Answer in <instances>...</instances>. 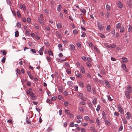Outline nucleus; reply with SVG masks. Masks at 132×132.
<instances>
[{"label": "nucleus", "mask_w": 132, "mask_h": 132, "mask_svg": "<svg viewBox=\"0 0 132 132\" xmlns=\"http://www.w3.org/2000/svg\"><path fill=\"white\" fill-rule=\"evenodd\" d=\"M29 118L28 117L26 118V122L28 124H30L31 122L29 121Z\"/></svg>", "instance_id": "nucleus-29"}, {"label": "nucleus", "mask_w": 132, "mask_h": 132, "mask_svg": "<svg viewBox=\"0 0 132 132\" xmlns=\"http://www.w3.org/2000/svg\"><path fill=\"white\" fill-rule=\"evenodd\" d=\"M88 44L90 47L91 48H92L93 47V45L92 43L90 42H89L88 43Z\"/></svg>", "instance_id": "nucleus-43"}, {"label": "nucleus", "mask_w": 132, "mask_h": 132, "mask_svg": "<svg viewBox=\"0 0 132 132\" xmlns=\"http://www.w3.org/2000/svg\"><path fill=\"white\" fill-rule=\"evenodd\" d=\"M128 31L129 32H132V26L131 25H130L128 29Z\"/></svg>", "instance_id": "nucleus-21"}, {"label": "nucleus", "mask_w": 132, "mask_h": 132, "mask_svg": "<svg viewBox=\"0 0 132 132\" xmlns=\"http://www.w3.org/2000/svg\"><path fill=\"white\" fill-rule=\"evenodd\" d=\"M79 111L80 112H84L85 111V109L81 107H79L78 108Z\"/></svg>", "instance_id": "nucleus-18"}, {"label": "nucleus", "mask_w": 132, "mask_h": 132, "mask_svg": "<svg viewBox=\"0 0 132 132\" xmlns=\"http://www.w3.org/2000/svg\"><path fill=\"white\" fill-rule=\"evenodd\" d=\"M105 82L106 86L110 88L111 87V86L109 82L107 81H105Z\"/></svg>", "instance_id": "nucleus-17"}, {"label": "nucleus", "mask_w": 132, "mask_h": 132, "mask_svg": "<svg viewBox=\"0 0 132 132\" xmlns=\"http://www.w3.org/2000/svg\"><path fill=\"white\" fill-rule=\"evenodd\" d=\"M56 98L57 97L56 96H55L54 97H53L51 98V100L53 101H54L56 99Z\"/></svg>", "instance_id": "nucleus-49"}, {"label": "nucleus", "mask_w": 132, "mask_h": 132, "mask_svg": "<svg viewBox=\"0 0 132 132\" xmlns=\"http://www.w3.org/2000/svg\"><path fill=\"white\" fill-rule=\"evenodd\" d=\"M62 27L61 24L60 23H58L57 24V27L58 29L61 28Z\"/></svg>", "instance_id": "nucleus-22"}, {"label": "nucleus", "mask_w": 132, "mask_h": 132, "mask_svg": "<svg viewBox=\"0 0 132 132\" xmlns=\"http://www.w3.org/2000/svg\"><path fill=\"white\" fill-rule=\"evenodd\" d=\"M79 103L80 104H82V105H84L85 104V103L84 102H83V101L80 102Z\"/></svg>", "instance_id": "nucleus-63"}, {"label": "nucleus", "mask_w": 132, "mask_h": 132, "mask_svg": "<svg viewBox=\"0 0 132 132\" xmlns=\"http://www.w3.org/2000/svg\"><path fill=\"white\" fill-rule=\"evenodd\" d=\"M79 85L81 87V88L83 87H84L83 84L82 82H80L79 83Z\"/></svg>", "instance_id": "nucleus-39"}, {"label": "nucleus", "mask_w": 132, "mask_h": 132, "mask_svg": "<svg viewBox=\"0 0 132 132\" xmlns=\"http://www.w3.org/2000/svg\"><path fill=\"white\" fill-rule=\"evenodd\" d=\"M46 101L47 103H48L51 104L52 103V102H51V101L49 99H47Z\"/></svg>", "instance_id": "nucleus-53"}, {"label": "nucleus", "mask_w": 132, "mask_h": 132, "mask_svg": "<svg viewBox=\"0 0 132 132\" xmlns=\"http://www.w3.org/2000/svg\"><path fill=\"white\" fill-rule=\"evenodd\" d=\"M25 6L24 4L20 5L19 8H25Z\"/></svg>", "instance_id": "nucleus-47"}, {"label": "nucleus", "mask_w": 132, "mask_h": 132, "mask_svg": "<svg viewBox=\"0 0 132 132\" xmlns=\"http://www.w3.org/2000/svg\"><path fill=\"white\" fill-rule=\"evenodd\" d=\"M101 106L100 105H98L97 106V108L96 109V111L97 112H98L100 110V108Z\"/></svg>", "instance_id": "nucleus-36"}, {"label": "nucleus", "mask_w": 132, "mask_h": 132, "mask_svg": "<svg viewBox=\"0 0 132 132\" xmlns=\"http://www.w3.org/2000/svg\"><path fill=\"white\" fill-rule=\"evenodd\" d=\"M96 122L97 123V125H98V126H100V122L98 118H96Z\"/></svg>", "instance_id": "nucleus-23"}, {"label": "nucleus", "mask_w": 132, "mask_h": 132, "mask_svg": "<svg viewBox=\"0 0 132 132\" xmlns=\"http://www.w3.org/2000/svg\"><path fill=\"white\" fill-rule=\"evenodd\" d=\"M87 65L88 67L90 68V67L91 64L89 62H87Z\"/></svg>", "instance_id": "nucleus-61"}, {"label": "nucleus", "mask_w": 132, "mask_h": 132, "mask_svg": "<svg viewBox=\"0 0 132 132\" xmlns=\"http://www.w3.org/2000/svg\"><path fill=\"white\" fill-rule=\"evenodd\" d=\"M122 61L124 62H126L127 61V58L124 57L122 58Z\"/></svg>", "instance_id": "nucleus-32"}, {"label": "nucleus", "mask_w": 132, "mask_h": 132, "mask_svg": "<svg viewBox=\"0 0 132 132\" xmlns=\"http://www.w3.org/2000/svg\"><path fill=\"white\" fill-rule=\"evenodd\" d=\"M44 50V48L43 47H41L40 48V50H39L38 52L39 54L40 55H42L43 54V52Z\"/></svg>", "instance_id": "nucleus-14"}, {"label": "nucleus", "mask_w": 132, "mask_h": 132, "mask_svg": "<svg viewBox=\"0 0 132 132\" xmlns=\"http://www.w3.org/2000/svg\"><path fill=\"white\" fill-rule=\"evenodd\" d=\"M48 53L50 56L51 55L53 56V54L52 52L50 50H49L48 51Z\"/></svg>", "instance_id": "nucleus-24"}, {"label": "nucleus", "mask_w": 132, "mask_h": 132, "mask_svg": "<svg viewBox=\"0 0 132 132\" xmlns=\"http://www.w3.org/2000/svg\"><path fill=\"white\" fill-rule=\"evenodd\" d=\"M74 88L75 89V90L76 91H77L78 90V87L77 85H76L75 86Z\"/></svg>", "instance_id": "nucleus-54"}, {"label": "nucleus", "mask_w": 132, "mask_h": 132, "mask_svg": "<svg viewBox=\"0 0 132 132\" xmlns=\"http://www.w3.org/2000/svg\"><path fill=\"white\" fill-rule=\"evenodd\" d=\"M88 106H89V108L92 110L93 109V107L92 105V103H88Z\"/></svg>", "instance_id": "nucleus-27"}, {"label": "nucleus", "mask_w": 132, "mask_h": 132, "mask_svg": "<svg viewBox=\"0 0 132 132\" xmlns=\"http://www.w3.org/2000/svg\"><path fill=\"white\" fill-rule=\"evenodd\" d=\"M116 46V45L114 44H110V47H111L112 48H114Z\"/></svg>", "instance_id": "nucleus-35"}, {"label": "nucleus", "mask_w": 132, "mask_h": 132, "mask_svg": "<svg viewBox=\"0 0 132 132\" xmlns=\"http://www.w3.org/2000/svg\"><path fill=\"white\" fill-rule=\"evenodd\" d=\"M69 47L70 49L73 51H74L75 49V46L72 44H70L69 45Z\"/></svg>", "instance_id": "nucleus-8"}, {"label": "nucleus", "mask_w": 132, "mask_h": 132, "mask_svg": "<svg viewBox=\"0 0 132 132\" xmlns=\"http://www.w3.org/2000/svg\"><path fill=\"white\" fill-rule=\"evenodd\" d=\"M21 24L20 22H18L17 23L16 26L17 27L19 28L20 27Z\"/></svg>", "instance_id": "nucleus-51"}, {"label": "nucleus", "mask_w": 132, "mask_h": 132, "mask_svg": "<svg viewBox=\"0 0 132 132\" xmlns=\"http://www.w3.org/2000/svg\"><path fill=\"white\" fill-rule=\"evenodd\" d=\"M119 112L121 114H122L123 113V110L122 108L121 107L120 105H119L118 108Z\"/></svg>", "instance_id": "nucleus-5"}, {"label": "nucleus", "mask_w": 132, "mask_h": 132, "mask_svg": "<svg viewBox=\"0 0 132 132\" xmlns=\"http://www.w3.org/2000/svg\"><path fill=\"white\" fill-rule=\"evenodd\" d=\"M76 44L77 46L79 48H81V45L80 43L79 42H77L76 43Z\"/></svg>", "instance_id": "nucleus-20"}, {"label": "nucleus", "mask_w": 132, "mask_h": 132, "mask_svg": "<svg viewBox=\"0 0 132 132\" xmlns=\"http://www.w3.org/2000/svg\"><path fill=\"white\" fill-rule=\"evenodd\" d=\"M66 72L69 75L71 74V70L69 68H68L66 70Z\"/></svg>", "instance_id": "nucleus-28"}, {"label": "nucleus", "mask_w": 132, "mask_h": 132, "mask_svg": "<svg viewBox=\"0 0 132 132\" xmlns=\"http://www.w3.org/2000/svg\"><path fill=\"white\" fill-rule=\"evenodd\" d=\"M45 28L48 31H50V27L48 26H45Z\"/></svg>", "instance_id": "nucleus-44"}, {"label": "nucleus", "mask_w": 132, "mask_h": 132, "mask_svg": "<svg viewBox=\"0 0 132 132\" xmlns=\"http://www.w3.org/2000/svg\"><path fill=\"white\" fill-rule=\"evenodd\" d=\"M121 66L123 69L126 72H127V69L126 67V65L125 64H122Z\"/></svg>", "instance_id": "nucleus-10"}, {"label": "nucleus", "mask_w": 132, "mask_h": 132, "mask_svg": "<svg viewBox=\"0 0 132 132\" xmlns=\"http://www.w3.org/2000/svg\"><path fill=\"white\" fill-rule=\"evenodd\" d=\"M123 129V127L122 125H121L119 127L118 129V131H121Z\"/></svg>", "instance_id": "nucleus-33"}, {"label": "nucleus", "mask_w": 132, "mask_h": 132, "mask_svg": "<svg viewBox=\"0 0 132 132\" xmlns=\"http://www.w3.org/2000/svg\"><path fill=\"white\" fill-rule=\"evenodd\" d=\"M97 99L95 98L92 101V103L93 104H96L97 103Z\"/></svg>", "instance_id": "nucleus-25"}, {"label": "nucleus", "mask_w": 132, "mask_h": 132, "mask_svg": "<svg viewBox=\"0 0 132 132\" xmlns=\"http://www.w3.org/2000/svg\"><path fill=\"white\" fill-rule=\"evenodd\" d=\"M6 57H5L4 56L3 57L1 61L3 63H4L5 61Z\"/></svg>", "instance_id": "nucleus-40"}, {"label": "nucleus", "mask_w": 132, "mask_h": 132, "mask_svg": "<svg viewBox=\"0 0 132 132\" xmlns=\"http://www.w3.org/2000/svg\"><path fill=\"white\" fill-rule=\"evenodd\" d=\"M64 94L66 96H67L68 94V92L66 91H64L63 92Z\"/></svg>", "instance_id": "nucleus-64"}, {"label": "nucleus", "mask_w": 132, "mask_h": 132, "mask_svg": "<svg viewBox=\"0 0 132 132\" xmlns=\"http://www.w3.org/2000/svg\"><path fill=\"white\" fill-rule=\"evenodd\" d=\"M100 35H99V36L101 37L102 38H105V37L104 36V34H100Z\"/></svg>", "instance_id": "nucleus-48"}, {"label": "nucleus", "mask_w": 132, "mask_h": 132, "mask_svg": "<svg viewBox=\"0 0 132 132\" xmlns=\"http://www.w3.org/2000/svg\"><path fill=\"white\" fill-rule=\"evenodd\" d=\"M100 72L103 75H104L105 73V69L103 68L101 70Z\"/></svg>", "instance_id": "nucleus-31"}, {"label": "nucleus", "mask_w": 132, "mask_h": 132, "mask_svg": "<svg viewBox=\"0 0 132 132\" xmlns=\"http://www.w3.org/2000/svg\"><path fill=\"white\" fill-rule=\"evenodd\" d=\"M15 36L16 37H18L19 36V32L18 31H16L15 32Z\"/></svg>", "instance_id": "nucleus-37"}, {"label": "nucleus", "mask_w": 132, "mask_h": 132, "mask_svg": "<svg viewBox=\"0 0 132 132\" xmlns=\"http://www.w3.org/2000/svg\"><path fill=\"white\" fill-rule=\"evenodd\" d=\"M39 21L40 23L42 24H44L43 21V15L42 14H40L39 15V17L38 18Z\"/></svg>", "instance_id": "nucleus-2"}, {"label": "nucleus", "mask_w": 132, "mask_h": 132, "mask_svg": "<svg viewBox=\"0 0 132 132\" xmlns=\"http://www.w3.org/2000/svg\"><path fill=\"white\" fill-rule=\"evenodd\" d=\"M84 119L85 120H89V118L88 116H86L84 117Z\"/></svg>", "instance_id": "nucleus-56"}, {"label": "nucleus", "mask_w": 132, "mask_h": 132, "mask_svg": "<svg viewBox=\"0 0 132 132\" xmlns=\"http://www.w3.org/2000/svg\"><path fill=\"white\" fill-rule=\"evenodd\" d=\"M86 35V33L85 32H84L81 35V37H84Z\"/></svg>", "instance_id": "nucleus-55"}, {"label": "nucleus", "mask_w": 132, "mask_h": 132, "mask_svg": "<svg viewBox=\"0 0 132 132\" xmlns=\"http://www.w3.org/2000/svg\"><path fill=\"white\" fill-rule=\"evenodd\" d=\"M131 92V86L129 85L127 87V90L125 91V95L127 98L129 99L130 94Z\"/></svg>", "instance_id": "nucleus-1"}, {"label": "nucleus", "mask_w": 132, "mask_h": 132, "mask_svg": "<svg viewBox=\"0 0 132 132\" xmlns=\"http://www.w3.org/2000/svg\"><path fill=\"white\" fill-rule=\"evenodd\" d=\"M75 74L76 76L79 78H80L82 77V75L80 73H79L78 71H75Z\"/></svg>", "instance_id": "nucleus-4"}, {"label": "nucleus", "mask_w": 132, "mask_h": 132, "mask_svg": "<svg viewBox=\"0 0 132 132\" xmlns=\"http://www.w3.org/2000/svg\"><path fill=\"white\" fill-rule=\"evenodd\" d=\"M108 99L110 101H111L113 100V98H111V97L110 95L108 97Z\"/></svg>", "instance_id": "nucleus-57"}, {"label": "nucleus", "mask_w": 132, "mask_h": 132, "mask_svg": "<svg viewBox=\"0 0 132 132\" xmlns=\"http://www.w3.org/2000/svg\"><path fill=\"white\" fill-rule=\"evenodd\" d=\"M80 11L82 12V13L84 14H85V13L86 12V10H85V9H80Z\"/></svg>", "instance_id": "nucleus-34"}, {"label": "nucleus", "mask_w": 132, "mask_h": 132, "mask_svg": "<svg viewBox=\"0 0 132 132\" xmlns=\"http://www.w3.org/2000/svg\"><path fill=\"white\" fill-rule=\"evenodd\" d=\"M104 46L108 48H109L110 47V45H109L107 43H104Z\"/></svg>", "instance_id": "nucleus-46"}, {"label": "nucleus", "mask_w": 132, "mask_h": 132, "mask_svg": "<svg viewBox=\"0 0 132 132\" xmlns=\"http://www.w3.org/2000/svg\"><path fill=\"white\" fill-rule=\"evenodd\" d=\"M17 15L19 17H20L21 16V14L20 12L18 10L16 13Z\"/></svg>", "instance_id": "nucleus-42"}, {"label": "nucleus", "mask_w": 132, "mask_h": 132, "mask_svg": "<svg viewBox=\"0 0 132 132\" xmlns=\"http://www.w3.org/2000/svg\"><path fill=\"white\" fill-rule=\"evenodd\" d=\"M68 84L69 85H72L73 84V83L71 81H69L68 82Z\"/></svg>", "instance_id": "nucleus-58"}, {"label": "nucleus", "mask_w": 132, "mask_h": 132, "mask_svg": "<svg viewBox=\"0 0 132 132\" xmlns=\"http://www.w3.org/2000/svg\"><path fill=\"white\" fill-rule=\"evenodd\" d=\"M76 117L78 119H80L82 118V117L80 115L77 116Z\"/></svg>", "instance_id": "nucleus-52"}, {"label": "nucleus", "mask_w": 132, "mask_h": 132, "mask_svg": "<svg viewBox=\"0 0 132 132\" xmlns=\"http://www.w3.org/2000/svg\"><path fill=\"white\" fill-rule=\"evenodd\" d=\"M98 27L100 30H103L104 28V27L102 26V24L100 22H98L97 23Z\"/></svg>", "instance_id": "nucleus-3"}, {"label": "nucleus", "mask_w": 132, "mask_h": 132, "mask_svg": "<svg viewBox=\"0 0 132 132\" xmlns=\"http://www.w3.org/2000/svg\"><path fill=\"white\" fill-rule=\"evenodd\" d=\"M94 50L96 52H99V50L97 47L95 46H94Z\"/></svg>", "instance_id": "nucleus-38"}, {"label": "nucleus", "mask_w": 132, "mask_h": 132, "mask_svg": "<svg viewBox=\"0 0 132 132\" xmlns=\"http://www.w3.org/2000/svg\"><path fill=\"white\" fill-rule=\"evenodd\" d=\"M2 53L3 55H5L6 54V51H5V50H3L2 51Z\"/></svg>", "instance_id": "nucleus-62"}, {"label": "nucleus", "mask_w": 132, "mask_h": 132, "mask_svg": "<svg viewBox=\"0 0 132 132\" xmlns=\"http://www.w3.org/2000/svg\"><path fill=\"white\" fill-rule=\"evenodd\" d=\"M86 88L88 91L89 92L91 91V86L89 84H88L86 86Z\"/></svg>", "instance_id": "nucleus-6"}, {"label": "nucleus", "mask_w": 132, "mask_h": 132, "mask_svg": "<svg viewBox=\"0 0 132 132\" xmlns=\"http://www.w3.org/2000/svg\"><path fill=\"white\" fill-rule=\"evenodd\" d=\"M102 114L103 119L104 120H105V119H106V115L105 112L104 111H103L102 112Z\"/></svg>", "instance_id": "nucleus-16"}, {"label": "nucleus", "mask_w": 132, "mask_h": 132, "mask_svg": "<svg viewBox=\"0 0 132 132\" xmlns=\"http://www.w3.org/2000/svg\"><path fill=\"white\" fill-rule=\"evenodd\" d=\"M110 29V25H108L107 26L106 28V30L107 31H108Z\"/></svg>", "instance_id": "nucleus-50"}, {"label": "nucleus", "mask_w": 132, "mask_h": 132, "mask_svg": "<svg viewBox=\"0 0 132 132\" xmlns=\"http://www.w3.org/2000/svg\"><path fill=\"white\" fill-rule=\"evenodd\" d=\"M120 32L121 33L125 31V27L124 26H121L120 28Z\"/></svg>", "instance_id": "nucleus-12"}, {"label": "nucleus", "mask_w": 132, "mask_h": 132, "mask_svg": "<svg viewBox=\"0 0 132 132\" xmlns=\"http://www.w3.org/2000/svg\"><path fill=\"white\" fill-rule=\"evenodd\" d=\"M46 59L48 62L51 61V59L50 57L48 56H47L46 57Z\"/></svg>", "instance_id": "nucleus-60"}, {"label": "nucleus", "mask_w": 132, "mask_h": 132, "mask_svg": "<svg viewBox=\"0 0 132 132\" xmlns=\"http://www.w3.org/2000/svg\"><path fill=\"white\" fill-rule=\"evenodd\" d=\"M65 113L67 114H70V113L69 111L68 110H65Z\"/></svg>", "instance_id": "nucleus-45"}, {"label": "nucleus", "mask_w": 132, "mask_h": 132, "mask_svg": "<svg viewBox=\"0 0 132 132\" xmlns=\"http://www.w3.org/2000/svg\"><path fill=\"white\" fill-rule=\"evenodd\" d=\"M121 26V24L120 23H117L116 25V27L118 29H119Z\"/></svg>", "instance_id": "nucleus-19"}, {"label": "nucleus", "mask_w": 132, "mask_h": 132, "mask_svg": "<svg viewBox=\"0 0 132 132\" xmlns=\"http://www.w3.org/2000/svg\"><path fill=\"white\" fill-rule=\"evenodd\" d=\"M104 122L106 125L109 126L111 125V122L109 120L105 119L104 120Z\"/></svg>", "instance_id": "nucleus-7"}, {"label": "nucleus", "mask_w": 132, "mask_h": 132, "mask_svg": "<svg viewBox=\"0 0 132 132\" xmlns=\"http://www.w3.org/2000/svg\"><path fill=\"white\" fill-rule=\"evenodd\" d=\"M122 120L124 124H126L127 123V120L125 118L122 119Z\"/></svg>", "instance_id": "nucleus-30"}, {"label": "nucleus", "mask_w": 132, "mask_h": 132, "mask_svg": "<svg viewBox=\"0 0 132 132\" xmlns=\"http://www.w3.org/2000/svg\"><path fill=\"white\" fill-rule=\"evenodd\" d=\"M117 4L119 7L121 8L123 7L122 3L120 1H118Z\"/></svg>", "instance_id": "nucleus-9"}, {"label": "nucleus", "mask_w": 132, "mask_h": 132, "mask_svg": "<svg viewBox=\"0 0 132 132\" xmlns=\"http://www.w3.org/2000/svg\"><path fill=\"white\" fill-rule=\"evenodd\" d=\"M32 89L31 88H29L26 91V93L28 95H29L32 91Z\"/></svg>", "instance_id": "nucleus-11"}, {"label": "nucleus", "mask_w": 132, "mask_h": 132, "mask_svg": "<svg viewBox=\"0 0 132 132\" xmlns=\"http://www.w3.org/2000/svg\"><path fill=\"white\" fill-rule=\"evenodd\" d=\"M114 115L117 117H118L119 116V114L118 112L115 111L114 112Z\"/></svg>", "instance_id": "nucleus-26"}, {"label": "nucleus", "mask_w": 132, "mask_h": 132, "mask_svg": "<svg viewBox=\"0 0 132 132\" xmlns=\"http://www.w3.org/2000/svg\"><path fill=\"white\" fill-rule=\"evenodd\" d=\"M80 70H81V73H82L84 74L85 73V70L84 67L82 66H81L80 67Z\"/></svg>", "instance_id": "nucleus-13"}, {"label": "nucleus", "mask_w": 132, "mask_h": 132, "mask_svg": "<svg viewBox=\"0 0 132 132\" xmlns=\"http://www.w3.org/2000/svg\"><path fill=\"white\" fill-rule=\"evenodd\" d=\"M73 33L74 34H78V31L77 29H75L73 30Z\"/></svg>", "instance_id": "nucleus-41"}, {"label": "nucleus", "mask_w": 132, "mask_h": 132, "mask_svg": "<svg viewBox=\"0 0 132 132\" xmlns=\"http://www.w3.org/2000/svg\"><path fill=\"white\" fill-rule=\"evenodd\" d=\"M31 52H32V53H36V50L35 49H31Z\"/></svg>", "instance_id": "nucleus-59"}, {"label": "nucleus", "mask_w": 132, "mask_h": 132, "mask_svg": "<svg viewBox=\"0 0 132 132\" xmlns=\"http://www.w3.org/2000/svg\"><path fill=\"white\" fill-rule=\"evenodd\" d=\"M126 118L128 119H130L131 117V114L129 112H127L126 113Z\"/></svg>", "instance_id": "nucleus-15"}]
</instances>
